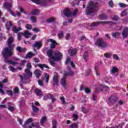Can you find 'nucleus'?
Listing matches in <instances>:
<instances>
[{
    "instance_id": "1",
    "label": "nucleus",
    "mask_w": 128,
    "mask_h": 128,
    "mask_svg": "<svg viewBox=\"0 0 128 128\" xmlns=\"http://www.w3.org/2000/svg\"><path fill=\"white\" fill-rule=\"evenodd\" d=\"M15 46L16 45L14 44H11L10 46H8V48H5L2 50V55L4 58V62L6 64H12V66L18 64V62L8 60V58L12 56V51L14 50Z\"/></svg>"
},
{
    "instance_id": "2",
    "label": "nucleus",
    "mask_w": 128,
    "mask_h": 128,
    "mask_svg": "<svg viewBox=\"0 0 128 128\" xmlns=\"http://www.w3.org/2000/svg\"><path fill=\"white\" fill-rule=\"evenodd\" d=\"M96 2L90 1L88 3L86 7V16H96Z\"/></svg>"
},
{
    "instance_id": "3",
    "label": "nucleus",
    "mask_w": 128,
    "mask_h": 128,
    "mask_svg": "<svg viewBox=\"0 0 128 128\" xmlns=\"http://www.w3.org/2000/svg\"><path fill=\"white\" fill-rule=\"evenodd\" d=\"M46 54L48 58H51V60H54V62H60V60H62V53L58 51H56L54 53V56L56 57L52 56V49L48 50Z\"/></svg>"
},
{
    "instance_id": "4",
    "label": "nucleus",
    "mask_w": 128,
    "mask_h": 128,
    "mask_svg": "<svg viewBox=\"0 0 128 128\" xmlns=\"http://www.w3.org/2000/svg\"><path fill=\"white\" fill-rule=\"evenodd\" d=\"M24 70L26 73L23 74L24 78L22 77V76L19 75V76L20 79V82H22V84H26V80H28L30 78L32 77V72H30V70L25 69Z\"/></svg>"
},
{
    "instance_id": "5",
    "label": "nucleus",
    "mask_w": 128,
    "mask_h": 128,
    "mask_svg": "<svg viewBox=\"0 0 128 128\" xmlns=\"http://www.w3.org/2000/svg\"><path fill=\"white\" fill-rule=\"evenodd\" d=\"M96 46L101 48H106L108 46V44L102 38H99L96 40Z\"/></svg>"
},
{
    "instance_id": "6",
    "label": "nucleus",
    "mask_w": 128,
    "mask_h": 128,
    "mask_svg": "<svg viewBox=\"0 0 128 128\" xmlns=\"http://www.w3.org/2000/svg\"><path fill=\"white\" fill-rule=\"evenodd\" d=\"M36 4H41L42 6H46L48 2H52V0H30Z\"/></svg>"
},
{
    "instance_id": "7",
    "label": "nucleus",
    "mask_w": 128,
    "mask_h": 128,
    "mask_svg": "<svg viewBox=\"0 0 128 128\" xmlns=\"http://www.w3.org/2000/svg\"><path fill=\"white\" fill-rule=\"evenodd\" d=\"M3 6H4V8H5L7 10L8 12H10V14L12 16H14V17L16 16V14L12 12V10H10V8H12V5L10 4V3L6 2L4 4H3Z\"/></svg>"
},
{
    "instance_id": "8",
    "label": "nucleus",
    "mask_w": 128,
    "mask_h": 128,
    "mask_svg": "<svg viewBox=\"0 0 128 128\" xmlns=\"http://www.w3.org/2000/svg\"><path fill=\"white\" fill-rule=\"evenodd\" d=\"M108 100L110 104H116V102L118 100V96L116 95H111Z\"/></svg>"
},
{
    "instance_id": "9",
    "label": "nucleus",
    "mask_w": 128,
    "mask_h": 128,
    "mask_svg": "<svg viewBox=\"0 0 128 128\" xmlns=\"http://www.w3.org/2000/svg\"><path fill=\"white\" fill-rule=\"evenodd\" d=\"M58 74L54 75L52 78V80L51 82V84L53 86H58Z\"/></svg>"
},
{
    "instance_id": "10",
    "label": "nucleus",
    "mask_w": 128,
    "mask_h": 128,
    "mask_svg": "<svg viewBox=\"0 0 128 128\" xmlns=\"http://www.w3.org/2000/svg\"><path fill=\"white\" fill-rule=\"evenodd\" d=\"M100 24H102V26H105L106 24H110V26H114V22L112 21H100L96 22V26H100Z\"/></svg>"
},
{
    "instance_id": "11",
    "label": "nucleus",
    "mask_w": 128,
    "mask_h": 128,
    "mask_svg": "<svg viewBox=\"0 0 128 128\" xmlns=\"http://www.w3.org/2000/svg\"><path fill=\"white\" fill-rule=\"evenodd\" d=\"M67 70V72L64 74V76H72L74 75V72L72 70V68H70V66L68 67Z\"/></svg>"
},
{
    "instance_id": "12",
    "label": "nucleus",
    "mask_w": 128,
    "mask_h": 128,
    "mask_svg": "<svg viewBox=\"0 0 128 128\" xmlns=\"http://www.w3.org/2000/svg\"><path fill=\"white\" fill-rule=\"evenodd\" d=\"M85 90V92L87 94H90V92H92V90H90V89L88 87H84V85L82 84L80 86V90Z\"/></svg>"
},
{
    "instance_id": "13",
    "label": "nucleus",
    "mask_w": 128,
    "mask_h": 128,
    "mask_svg": "<svg viewBox=\"0 0 128 128\" xmlns=\"http://www.w3.org/2000/svg\"><path fill=\"white\" fill-rule=\"evenodd\" d=\"M48 42H52L50 46V48H56V46L58 45V43L56 40H52V39H48Z\"/></svg>"
},
{
    "instance_id": "14",
    "label": "nucleus",
    "mask_w": 128,
    "mask_h": 128,
    "mask_svg": "<svg viewBox=\"0 0 128 128\" xmlns=\"http://www.w3.org/2000/svg\"><path fill=\"white\" fill-rule=\"evenodd\" d=\"M122 36L123 38H128V28H125L122 32Z\"/></svg>"
},
{
    "instance_id": "15",
    "label": "nucleus",
    "mask_w": 128,
    "mask_h": 128,
    "mask_svg": "<svg viewBox=\"0 0 128 128\" xmlns=\"http://www.w3.org/2000/svg\"><path fill=\"white\" fill-rule=\"evenodd\" d=\"M118 68L116 66L112 67V70L110 71L111 74L116 73V74L114 75V76H118Z\"/></svg>"
},
{
    "instance_id": "16",
    "label": "nucleus",
    "mask_w": 128,
    "mask_h": 128,
    "mask_svg": "<svg viewBox=\"0 0 128 128\" xmlns=\"http://www.w3.org/2000/svg\"><path fill=\"white\" fill-rule=\"evenodd\" d=\"M64 14L65 16H67V18H68V16H72V13L70 10V9L66 8L64 10Z\"/></svg>"
},
{
    "instance_id": "17",
    "label": "nucleus",
    "mask_w": 128,
    "mask_h": 128,
    "mask_svg": "<svg viewBox=\"0 0 128 128\" xmlns=\"http://www.w3.org/2000/svg\"><path fill=\"white\" fill-rule=\"evenodd\" d=\"M99 17H100V19L102 20H108V18H110V17H108V15H106L105 14H100L99 16Z\"/></svg>"
},
{
    "instance_id": "18",
    "label": "nucleus",
    "mask_w": 128,
    "mask_h": 128,
    "mask_svg": "<svg viewBox=\"0 0 128 128\" xmlns=\"http://www.w3.org/2000/svg\"><path fill=\"white\" fill-rule=\"evenodd\" d=\"M19 104L21 108H22V106H26V101L24 100V98H21L19 99Z\"/></svg>"
},
{
    "instance_id": "19",
    "label": "nucleus",
    "mask_w": 128,
    "mask_h": 128,
    "mask_svg": "<svg viewBox=\"0 0 128 128\" xmlns=\"http://www.w3.org/2000/svg\"><path fill=\"white\" fill-rule=\"evenodd\" d=\"M42 46V42H36L35 44H32L33 48H37L38 50H40Z\"/></svg>"
},
{
    "instance_id": "20",
    "label": "nucleus",
    "mask_w": 128,
    "mask_h": 128,
    "mask_svg": "<svg viewBox=\"0 0 128 128\" xmlns=\"http://www.w3.org/2000/svg\"><path fill=\"white\" fill-rule=\"evenodd\" d=\"M68 52L70 54V56H76V53L78 52V51H76V48L74 49H69L68 50Z\"/></svg>"
},
{
    "instance_id": "21",
    "label": "nucleus",
    "mask_w": 128,
    "mask_h": 128,
    "mask_svg": "<svg viewBox=\"0 0 128 128\" xmlns=\"http://www.w3.org/2000/svg\"><path fill=\"white\" fill-rule=\"evenodd\" d=\"M34 74L36 78H40V76H42V74L40 73V70L38 69H36L34 70Z\"/></svg>"
},
{
    "instance_id": "22",
    "label": "nucleus",
    "mask_w": 128,
    "mask_h": 128,
    "mask_svg": "<svg viewBox=\"0 0 128 128\" xmlns=\"http://www.w3.org/2000/svg\"><path fill=\"white\" fill-rule=\"evenodd\" d=\"M56 22V18L50 17L46 20V22L48 24H52V22Z\"/></svg>"
},
{
    "instance_id": "23",
    "label": "nucleus",
    "mask_w": 128,
    "mask_h": 128,
    "mask_svg": "<svg viewBox=\"0 0 128 128\" xmlns=\"http://www.w3.org/2000/svg\"><path fill=\"white\" fill-rule=\"evenodd\" d=\"M102 85L103 84H101L96 87V94L102 92Z\"/></svg>"
},
{
    "instance_id": "24",
    "label": "nucleus",
    "mask_w": 128,
    "mask_h": 128,
    "mask_svg": "<svg viewBox=\"0 0 128 128\" xmlns=\"http://www.w3.org/2000/svg\"><path fill=\"white\" fill-rule=\"evenodd\" d=\"M88 51H86L83 55V58L86 62H88Z\"/></svg>"
},
{
    "instance_id": "25",
    "label": "nucleus",
    "mask_w": 128,
    "mask_h": 128,
    "mask_svg": "<svg viewBox=\"0 0 128 128\" xmlns=\"http://www.w3.org/2000/svg\"><path fill=\"white\" fill-rule=\"evenodd\" d=\"M66 77L63 76V78H62L60 84L62 86H66Z\"/></svg>"
},
{
    "instance_id": "26",
    "label": "nucleus",
    "mask_w": 128,
    "mask_h": 128,
    "mask_svg": "<svg viewBox=\"0 0 128 128\" xmlns=\"http://www.w3.org/2000/svg\"><path fill=\"white\" fill-rule=\"evenodd\" d=\"M8 110H10V112H14V108L12 106V103L10 102H8Z\"/></svg>"
},
{
    "instance_id": "27",
    "label": "nucleus",
    "mask_w": 128,
    "mask_h": 128,
    "mask_svg": "<svg viewBox=\"0 0 128 128\" xmlns=\"http://www.w3.org/2000/svg\"><path fill=\"white\" fill-rule=\"evenodd\" d=\"M12 30L15 34H18V32H20V30H22V28L18 27V28H17L16 26H14L12 29Z\"/></svg>"
},
{
    "instance_id": "28",
    "label": "nucleus",
    "mask_w": 128,
    "mask_h": 128,
    "mask_svg": "<svg viewBox=\"0 0 128 128\" xmlns=\"http://www.w3.org/2000/svg\"><path fill=\"white\" fill-rule=\"evenodd\" d=\"M30 122H32V118H29L27 120V121L24 122V128H26V126H28V124H30Z\"/></svg>"
},
{
    "instance_id": "29",
    "label": "nucleus",
    "mask_w": 128,
    "mask_h": 128,
    "mask_svg": "<svg viewBox=\"0 0 128 128\" xmlns=\"http://www.w3.org/2000/svg\"><path fill=\"white\" fill-rule=\"evenodd\" d=\"M120 32H114L112 33V38H120Z\"/></svg>"
},
{
    "instance_id": "30",
    "label": "nucleus",
    "mask_w": 128,
    "mask_h": 128,
    "mask_svg": "<svg viewBox=\"0 0 128 128\" xmlns=\"http://www.w3.org/2000/svg\"><path fill=\"white\" fill-rule=\"evenodd\" d=\"M35 93L38 96H42V92L40 90H35Z\"/></svg>"
},
{
    "instance_id": "31",
    "label": "nucleus",
    "mask_w": 128,
    "mask_h": 128,
    "mask_svg": "<svg viewBox=\"0 0 128 128\" xmlns=\"http://www.w3.org/2000/svg\"><path fill=\"white\" fill-rule=\"evenodd\" d=\"M31 14L34 16H38V14H40V11H38V9H34L32 11Z\"/></svg>"
},
{
    "instance_id": "32",
    "label": "nucleus",
    "mask_w": 128,
    "mask_h": 128,
    "mask_svg": "<svg viewBox=\"0 0 128 128\" xmlns=\"http://www.w3.org/2000/svg\"><path fill=\"white\" fill-rule=\"evenodd\" d=\"M16 50H17V52H22L26 50V48H22L20 46H18L16 48Z\"/></svg>"
},
{
    "instance_id": "33",
    "label": "nucleus",
    "mask_w": 128,
    "mask_h": 128,
    "mask_svg": "<svg viewBox=\"0 0 128 128\" xmlns=\"http://www.w3.org/2000/svg\"><path fill=\"white\" fill-rule=\"evenodd\" d=\"M53 97L54 96H52V94H48L46 97L44 98V100H52Z\"/></svg>"
},
{
    "instance_id": "34",
    "label": "nucleus",
    "mask_w": 128,
    "mask_h": 128,
    "mask_svg": "<svg viewBox=\"0 0 128 128\" xmlns=\"http://www.w3.org/2000/svg\"><path fill=\"white\" fill-rule=\"evenodd\" d=\"M36 56V54L32 53V52H28L26 56L27 58H32V56Z\"/></svg>"
},
{
    "instance_id": "35",
    "label": "nucleus",
    "mask_w": 128,
    "mask_h": 128,
    "mask_svg": "<svg viewBox=\"0 0 128 128\" xmlns=\"http://www.w3.org/2000/svg\"><path fill=\"white\" fill-rule=\"evenodd\" d=\"M14 42V38L12 37H10L8 40V46H10Z\"/></svg>"
},
{
    "instance_id": "36",
    "label": "nucleus",
    "mask_w": 128,
    "mask_h": 128,
    "mask_svg": "<svg viewBox=\"0 0 128 128\" xmlns=\"http://www.w3.org/2000/svg\"><path fill=\"white\" fill-rule=\"evenodd\" d=\"M52 128H56V126H58V121L56 120H54L52 121Z\"/></svg>"
},
{
    "instance_id": "37",
    "label": "nucleus",
    "mask_w": 128,
    "mask_h": 128,
    "mask_svg": "<svg viewBox=\"0 0 128 128\" xmlns=\"http://www.w3.org/2000/svg\"><path fill=\"white\" fill-rule=\"evenodd\" d=\"M47 120L46 116H42L40 119V124L42 126L44 124V122H46Z\"/></svg>"
},
{
    "instance_id": "38",
    "label": "nucleus",
    "mask_w": 128,
    "mask_h": 128,
    "mask_svg": "<svg viewBox=\"0 0 128 128\" xmlns=\"http://www.w3.org/2000/svg\"><path fill=\"white\" fill-rule=\"evenodd\" d=\"M69 128H78V124H73L69 126Z\"/></svg>"
},
{
    "instance_id": "39",
    "label": "nucleus",
    "mask_w": 128,
    "mask_h": 128,
    "mask_svg": "<svg viewBox=\"0 0 128 128\" xmlns=\"http://www.w3.org/2000/svg\"><path fill=\"white\" fill-rule=\"evenodd\" d=\"M32 110L33 112H38V110H40V108L36 106H34V105L32 106Z\"/></svg>"
},
{
    "instance_id": "40",
    "label": "nucleus",
    "mask_w": 128,
    "mask_h": 128,
    "mask_svg": "<svg viewBox=\"0 0 128 128\" xmlns=\"http://www.w3.org/2000/svg\"><path fill=\"white\" fill-rule=\"evenodd\" d=\"M112 20H116V22H118L120 20V18L118 15H114V16L112 18Z\"/></svg>"
},
{
    "instance_id": "41",
    "label": "nucleus",
    "mask_w": 128,
    "mask_h": 128,
    "mask_svg": "<svg viewBox=\"0 0 128 128\" xmlns=\"http://www.w3.org/2000/svg\"><path fill=\"white\" fill-rule=\"evenodd\" d=\"M72 118H73V120H74V122H76V120H78V115L76 114H73L72 116Z\"/></svg>"
},
{
    "instance_id": "42",
    "label": "nucleus",
    "mask_w": 128,
    "mask_h": 128,
    "mask_svg": "<svg viewBox=\"0 0 128 128\" xmlns=\"http://www.w3.org/2000/svg\"><path fill=\"white\" fill-rule=\"evenodd\" d=\"M30 20L32 22H33V23L36 22V18L34 16H31L30 17Z\"/></svg>"
},
{
    "instance_id": "43",
    "label": "nucleus",
    "mask_w": 128,
    "mask_h": 128,
    "mask_svg": "<svg viewBox=\"0 0 128 128\" xmlns=\"http://www.w3.org/2000/svg\"><path fill=\"white\" fill-rule=\"evenodd\" d=\"M92 100H96V88H95L94 93L92 95Z\"/></svg>"
},
{
    "instance_id": "44",
    "label": "nucleus",
    "mask_w": 128,
    "mask_h": 128,
    "mask_svg": "<svg viewBox=\"0 0 128 128\" xmlns=\"http://www.w3.org/2000/svg\"><path fill=\"white\" fill-rule=\"evenodd\" d=\"M108 89L104 86V84L102 85V94H107L108 92Z\"/></svg>"
},
{
    "instance_id": "45",
    "label": "nucleus",
    "mask_w": 128,
    "mask_h": 128,
    "mask_svg": "<svg viewBox=\"0 0 128 128\" xmlns=\"http://www.w3.org/2000/svg\"><path fill=\"white\" fill-rule=\"evenodd\" d=\"M104 56L106 58H110V56H112V55H111V54H110V53L106 52L104 54Z\"/></svg>"
},
{
    "instance_id": "46",
    "label": "nucleus",
    "mask_w": 128,
    "mask_h": 128,
    "mask_svg": "<svg viewBox=\"0 0 128 128\" xmlns=\"http://www.w3.org/2000/svg\"><path fill=\"white\" fill-rule=\"evenodd\" d=\"M30 34H31L30 33L28 32V30L25 31L24 34V36L26 38H28V36H30Z\"/></svg>"
},
{
    "instance_id": "47",
    "label": "nucleus",
    "mask_w": 128,
    "mask_h": 128,
    "mask_svg": "<svg viewBox=\"0 0 128 128\" xmlns=\"http://www.w3.org/2000/svg\"><path fill=\"white\" fill-rule=\"evenodd\" d=\"M48 62L52 66H56V62L54 61H52V60H48Z\"/></svg>"
},
{
    "instance_id": "48",
    "label": "nucleus",
    "mask_w": 128,
    "mask_h": 128,
    "mask_svg": "<svg viewBox=\"0 0 128 128\" xmlns=\"http://www.w3.org/2000/svg\"><path fill=\"white\" fill-rule=\"evenodd\" d=\"M33 62H36V64H38V63L40 62V58H38L36 57H35L33 58Z\"/></svg>"
},
{
    "instance_id": "49",
    "label": "nucleus",
    "mask_w": 128,
    "mask_h": 128,
    "mask_svg": "<svg viewBox=\"0 0 128 128\" xmlns=\"http://www.w3.org/2000/svg\"><path fill=\"white\" fill-rule=\"evenodd\" d=\"M82 112L84 114H88V110L86 109H84V106L82 107Z\"/></svg>"
},
{
    "instance_id": "50",
    "label": "nucleus",
    "mask_w": 128,
    "mask_h": 128,
    "mask_svg": "<svg viewBox=\"0 0 128 128\" xmlns=\"http://www.w3.org/2000/svg\"><path fill=\"white\" fill-rule=\"evenodd\" d=\"M113 58L116 60H120V57H118V54H114Z\"/></svg>"
},
{
    "instance_id": "51",
    "label": "nucleus",
    "mask_w": 128,
    "mask_h": 128,
    "mask_svg": "<svg viewBox=\"0 0 128 128\" xmlns=\"http://www.w3.org/2000/svg\"><path fill=\"white\" fill-rule=\"evenodd\" d=\"M26 67L27 68L26 70H32V64L30 63H27Z\"/></svg>"
},
{
    "instance_id": "52",
    "label": "nucleus",
    "mask_w": 128,
    "mask_h": 128,
    "mask_svg": "<svg viewBox=\"0 0 128 128\" xmlns=\"http://www.w3.org/2000/svg\"><path fill=\"white\" fill-rule=\"evenodd\" d=\"M122 26H117L116 27V30H122Z\"/></svg>"
},
{
    "instance_id": "53",
    "label": "nucleus",
    "mask_w": 128,
    "mask_h": 128,
    "mask_svg": "<svg viewBox=\"0 0 128 128\" xmlns=\"http://www.w3.org/2000/svg\"><path fill=\"white\" fill-rule=\"evenodd\" d=\"M45 78H46V84H48V80H50V75L47 74H46Z\"/></svg>"
},
{
    "instance_id": "54",
    "label": "nucleus",
    "mask_w": 128,
    "mask_h": 128,
    "mask_svg": "<svg viewBox=\"0 0 128 128\" xmlns=\"http://www.w3.org/2000/svg\"><path fill=\"white\" fill-rule=\"evenodd\" d=\"M108 6H110V8H113V6H114V2H112V0H111L109 2Z\"/></svg>"
},
{
    "instance_id": "55",
    "label": "nucleus",
    "mask_w": 128,
    "mask_h": 128,
    "mask_svg": "<svg viewBox=\"0 0 128 128\" xmlns=\"http://www.w3.org/2000/svg\"><path fill=\"white\" fill-rule=\"evenodd\" d=\"M26 28H27V30H32V25L29 24H27L26 26Z\"/></svg>"
},
{
    "instance_id": "56",
    "label": "nucleus",
    "mask_w": 128,
    "mask_h": 128,
    "mask_svg": "<svg viewBox=\"0 0 128 128\" xmlns=\"http://www.w3.org/2000/svg\"><path fill=\"white\" fill-rule=\"evenodd\" d=\"M70 62H70V57H68L66 61V64H70Z\"/></svg>"
},
{
    "instance_id": "57",
    "label": "nucleus",
    "mask_w": 128,
    "mask_h": 128,
    "mask_svg": "<svg viewBox=\"0 0 128 128\" xmlns=\"http://www.w3.org/2000/svg\"><path fill=\"white\" fill-rule=\"evenodd\" d=\"M8 68H9L10 70H11V72H16V68H14L12 66H10Z\"/></svg>"
},
{
    "instance_id": "58",
    "label": "nucleus",
    "mask_w": 128,
    "mask_h": 128,
    "mask_svg": "<svg viewBox=\"0 0 128 128\" xmlns=\"http://www.w3.org/2000/svg\"><path fill=\"white\" fill-rule=\"evenodd\" d=\"M78 9H75L72 13V16H76V14H78Z\"/></svg>"
},
{
    "instance_id": "59",
    "label": "nucleus",
    "mask_w": 128,
    "mask_h": 128,
    "mask_svg": "<svg viewBox=\"0 0 128 128\" xmlns=\"http://www.w3.org/2000/svg\"><path fill=\"white\" fill-rule=\"evenodd\" d=\"M126 16V10H124L121 14V16L124 17Z\"/></svg>"
},
{
    "instance_id": "60",
    "label": "nucleus",
    "mask_w": 128,
    "mask_h": 128,
    "mask_svg": "<svg viewBox=\"0 0 128 128\" xmlns=\"http://www.w3.org/2000/svg\"><path fill=\"white\" fill-rule=\"evenodd\" d=\"M102 60H98L96 65V68L100 66H102Z\"/></svg>"
},
{
    "instance_id": "61",
    "label": "nucleus",
    "mask_w": 128,
    "mask_h": 128,
    "mask_svg": "<svg viewBox=\"0 0 128 128\" xmlns=\"http://www.w3.org/2000/svg\"><path fill=\"white\" fill-rule=\"evenodd\" d=\"M14 92L15 94H18V92H20V90H18V87L15 88L14 90Z\"/></svg>"
},
{
    "instance_id": "62",
    "label": "nucleus",
    "mask_w": 128,
    "mask_h": 128,
    "mask_svg": "<svg viewBox=\"0 0 128 128\" xmlns=\"http://www.w3.org/2000/svg\"><path fill=\"white\" fill-rule=\"evenodd\" d=\"M7 92L8 94L10 96H11L14 94V92L12 90H8Z\"/></svg>"
},
{
    "instance_id": "63",
    "label": "nucleus",
    "mask_w": 128,
    "mask_h": 128,
    "mask_svg": "<svg viewBox=\"0 0 128 128\" xmlns=\"http://www.w3.org/2000/svg\"><path fill=\"white\" fill-rule=\"evenodd\" d=\"M63 36H64V32L62 31H60V33L58 34V38H62Z\"/></svg>"
},
{
    "instance_id": "64",
    "label": "nucleus",
    "mask_w": 128,
    "mask_h": 128,
    "mask_svg": "<svg viewBox=\"0 0 128 128\" xmlns=\"http://www.w3.org/2000/svg\"><path fill=\"white\" fill-rule=\"evenodd\" d=\"M120 8H126V4L124 3H119Z\"/></svg>"
}]
</instances>
